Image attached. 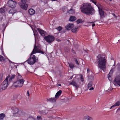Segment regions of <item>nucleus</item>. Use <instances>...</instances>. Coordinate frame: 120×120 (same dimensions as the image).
I'll list each match as a JSON object with an SVG mask.
<instances>
[{"instance_id": "1", "label": "nucleus", "mask_w": 120, "mask_h": 120, "mask_svg": "<svg viewBox=\"0 0 120 120\" xmlns=\"http://www.w3.org/2000/svg\"><path fill=\"white\" fill-rule=\"evenodd\" d=\"M80 9L82 12L87 15H92L95 12L90 4L88 3H83L80 7Z\"/></svg>"}, {"instance_id": "2", "label": "nucleus", "mask_w": 120, "mask_h": 120, "mask_svg": "<svg viewBox=\"0 0 120 120\" xmlns=\"http://www.w3.org/2000/svg\"><path fill=\"white\" fill-rule=\"evenodd\" d=\"M36 53H40L42 54L44 53L42 51L40 50L39 47L36 46L35 44L34 49L31 54L30 56L26 61L28 64L30 65H33L37 61V60L35 56L33 55V54H35Z\"/></svg>"}, {"instance_id": "3", "label": "nucleus", "mask_w": 120, "mask_h": 120, "mask_svg": "<svg viewBox=\"0 0 120 120\" xmlns=\"http://www.w3.org/2000/svg\"><path fill=\"white\" fill-rule=\"evenodd\" d=\"M17 80L14 82L13 85V86L15 88L22 87L25 81L19 73H17Z\"/></svg>"}, {"instance_id": "4", "label": "nucleus", "mask_w": 120, "mask_h": 120, "mask_svg": "<svg viewBox=\"0 0 120 120\" xmlns=\"http://www.w3.org/2000/svg\"><path fill=\"white\" fill-rule=\"evenodd\" d=\"M106 61V59L103 57H101L98 59V68L101 70L104 71L105 69Z\"/></svg>"}, {"instance_id": "5", "label": "nucleus", "mask_w": 120, "mask_h": 120, "mask_svg": "<svg viewBox=\"0 0 120 120\" xmlns=\"http://www.w3.org/2000/svg\"><path fill=\"white\" fill-rule=\"evenodd\" d=\"M92 2L94 4L98 7L99 11V14L101 19H103L104 17V12L102 10L101 5L97 4L96 2L93 0H91Z\"/></svg>"}, {"instance_id": "6", "label": "nucleus", "mask_w": 120, "mask_h": 120, "mask_svg": "<svg viewBox=\"0 0 120 120\" xmlns=\"http://www.w3.org/2000/svg\"><path fill=\"white\" fill-rule=\"evenodd\" d=\"M7 78H6L1 85L0 87L2 90L6 89L9 84V82L7 80Z\"/></svg>"}, {"instance_id": "7", "label": "nucleus", "mask_w": 120, "mask_h": 120, "mask_svg": "<svg viewBox=\"0 0 120 120\" xmlns=\"http://www.w3.org/2000/svg\"><path fill=\"white\" fill-rule=\"evenodd\" d=\"M44 39L47 42L51 43L54 40V38L52 35H49L44 37Z\"/></svg>"}, {"instance_id": "8", "label": "nucleus", "mask_w": 120, "mask_h": 120, "mask_svg": "<svg viewBox=\"0 0 120 120\" xmlns=\"http://www.w3.org/2000/svg\"><path fill=\"white\" fill-rule=\"evenodd\" d=\"M8 3V6L12 8H14L16 6V2L12 0H9Z\"/></svg>"}, {"instance_id": "9", "label": "nucleus", "mask_w": 120, "mask_h": 120, "mask_svg": "<svg viewBox=\"0 0 120 120\" xmlns=\"http://www.w3.org/2000/svg\"><path fill=\"white\" fill-rule=\"evenodd\" d=\"M113 83L114 85H116V84H117L120 86V77H116Z\"/></svg>"}, {"instance_id": "10", "label": "nucleus", "mask_w": 120, "mask_h": 120, "mask_svg": "<svg viewBox=\"0 0 120 120\" xmlns=\"http://www.w3.org/2000/svg\"><path fill=\"white\" fill-rule=\"evenodd\" d=\"M74 27V25L71 23H69L65 27V28L67 30H70Z\"/></svg>"}, {"instance_id": "11", "label": "nucleus", "mask_w": 120, "mask_h": 120, "mask_svg": "<svg viewBox=\"0 0 120 120\" xmlns=\"http://www.w3.org/2000/svg\"><path fill=\"white\" fill-rule=\"evenodd\" d=\"M15 75L14 74L11 75H9L6 78H7V80L10 82L12 81V79L15 77Z\"/></svg>"}, {"instance_id": "12", "label": "nucleus", "mask_w": 120, "mask_h": 120, "mask_svg": "<svg viewBox=\"0 0 120 120\" xmlns=\"http://www.w3.org/2000/svg\"><path fill=\"white\" fill-rule=\"evenodd\" d=\"M28 6L27 4L25 3L21 4L20 5V6L21 8L25 10H27Z\"/></svg>"}, {"instance_id": "13", "label": "nucleus", "mask_w": 120, "mask_h": 120, "mask_svg": "<svg viewBox=\"0 0 120 120\" xmlns=\"http://www.w3.org/2000/svg\"><path fill=\"white\" fill-rule=\"evenodd\" d=\"M37 29L42 36H44L46 34L45 32L39 28H37Z\"/></svg>"}, {"instance_id": "14", "label": "nucleus", "mask_w": 120, "mask_h": 120, "mask_svg": "<svg viewBox=\"0 0 120 120\" xmlns=\"http://www.w3.org/2000/svg\"><path fill=\"white\" fill-rule=\"evenodd\" d=\"M70 85H72L75 87L76 88H77L79 87V86L77 85L76 82L74 81V80L70 83Z\"/></svg>"}, {"instance_id": "15", "label": "nucleus", "mask_w": 120, "mask_h": 120, "mask_svg": "<svg viewBox=\"0 0 120 120\" xmlns=\"http://www.w3.org/2000/svg\"><path fill=\"white\" fill-rule=\"evenodd\" d=\"M92 82H90L88 84V88H90L89 90H92L94 89V88L93 87H92Z\"/></svg>"}, {"instance_id": "16", "label": "nucleus", "mask_w": 120, "mask_h": 120, "mask_svg": "<svg viewBox=\"0 0 120 120\" xmlns=\"http://www.w3.org/2000/svg\"><path fill=\"white\" fill-rule=\"evenodd\" d=\"M92 118L88 116H84L83 118V120H92Z\"/></svg>"}, {"instance_id": "17", "label": "nucleus", "mask_w": 120, "mask_h": 120, "mask_svg": "<svg viewBox=\"0 0 120 120\" xmlns=\"http://www.w3.org/2000/svg\"><path fill=\"white\" fill-rule=\"evenodd\" d=\"M62 92V91L60 90L59 91L57 92L55 95V98H58L59 96L61 94Z\"/></svg>"}, {"instance_id": "18", "label": "nucleus", "mask_w": 120, "mask_h": 120, "mask_svg": "<svg viewBox=\"0 0 120 120\" xmlns=\"http://www.w3.org/2000/svg\"><path fill=\"white\" fill-rule=\"evenodd\" d=\"M28 12L30 15H33L35 13L34 11L32 9H30L29 10Z\"/></svg>"}, {"instance_id": "19", "label": "nucleus", "mask_w": 120, "mask_h": 120, "mask_svg": "<svg viewBox=\"0 0 120 120\" xmlns=\"http://www.w3.org/2000/svg\"><path fill=\"white\" fill-rule=\"evenodd\" d=\"M16 11V10L15 9H12L10 10L9 13L13 15L15 13Z\"/></svg>"}, {"instance_id": "20", "label": "nucleus", "mask_w": 120, "mask_h": 120, "mask_svg": "<svg viewBox=\"0 0 120 120\" xmlns=\"http://www.w3.org/2000/svg\"><path fill=\"white\" fill-rule=\"evenodd\" d=\"M68 12L70 14H73L75 13V11L73 9H71L70 10L68 11Z\"/></svg>"}, {"instance_id": "21", "label": "nucleus", "mask_w": 120, "mask_h": 120, "mask_svg": "<svg viewBox=\"0 0 120 120\" xmlns=\"http://www.w3.org/2000/svg\"><path fill=\"white\" fill-rule=\"evenodd\" d=\"M78 30V28H74L71 30V31L74 33H76Z\"/></svg>"}, {"instance_id": "22", "label": "nucleus", "mask_w": 120, "mask_h": 120, "mask_svg": "<svg viewBox=\"0 0 120 120\" xmlns=\"http://www.w3.org/2000/svg\"><path fill=\"white\" fill-rule=\"evenodd\" d=\"M76 19V18L74 16H71L70 17L69 20L71 21H73Z\"/></svg>"}, {"instance_id": "23", "label": "nucleus", "mask_w": 120, "mask_h": 120, "mask_svg": "<svg viewBox=\"0 0 120 120\" xmlns=\"http://www.w3.org/2000/svg\"><path fill=\"white\" fill-rule=\"evenodd\" d=\"M20 112L19 111V109L18 108H16L15 109L14 111V114L19 113Z\"/></svg>"}, {"instance_id": "24", "label": "nucleus", "mask_w": 120, "mask_h": 120, "mask_svg": "<svg viewBox=\"0 0 120 120\" xmlns=\"http://www.w3.org/2000/svg\"><path fill=\"white\" fill-rule=\"evenodd\" d=\"M5 115L4 114L1 113L0 114V120H2L5 117Z\"/></svg>"}, {"instance_id": "25", "label": "nucleus", "mask_w": 120, "mask_h": 120, "mask_svg": "<svg viewBox=\"0 0 120 120\" xmlns=\"http://www.w3.org/2000/svg\"><path fill=\"white\" fill-rule=\"evenodd\" d=\"M48 100L51 102H55L56 100L54 98H51L48 99Z\"/></svg>"}, {"instance_id": "26", "label": "nucleus", "mask_w": 120, "mask_h": 120, "mask_svg": "<svg viewBox=\"0 0 120 120\" xmlns=\"http://www.w3.org/2000/svg\"><path fill=\"white\" fill-rule=\"evenodd\" d=\"M69 67L71 69H73L75 67L74 64L72 63H69Z\"/></svg>"}, {"instance_id": "27", "label": "nucleus", "mask_w": 120, "mask_h": 120, "mask_svg": "<svg viewBox=\"0 0 120 120\" xmlns=\"http://www.w3.org/2000/svg\"><path fill=\"white\" fill-rule=\"evenodd\" d=\"M5 10V8H0V12L3 13L4 12Z\"/></svg>"}, {"instance_id": "28", "label": "nucleus", "mask_w": 120, "mask_h": 120, "mask_svg": "<svg viewBox=\"0 0 120 120\" xmlns=\"http://www.w3.org/2000/svg\"><path fill=\"white\" fill-rule=\"evenodd\" d=\"M75 62L76 64L77 65H79L80 63V62L79 61V60H78L76 59H75Z\"/></svg>"}, {"instance_id": "29", "label": "nucleus", "mask_w": 120, "mask_h": 120, "mask_svg": "<svg viewBox=\"0 0 120 120\" xmlns=\"http://www.w3.org/2000/svg\"><path fill=\"white\" fill-rule=\"evenodd\" d=\"M62 9L63 11L64 12H65L66 11H68V10L67 8L66 7H64L62 8Z\"/></svg>"}, {"instance_id": "30", "label": "nucleus", "mask_w": 120, "mask_h": 120, "mask_svg": "<svg viewBox=\"0 0 120 120\" xmlns=\"http://www.w3.org/2000/svg\"><path fill=\"white\" fill-rule=\"evenodd\" d=\"M115 104L116 106H119L120 105V101H119L116 102Z\"/></svg>"}, {"instance_id": "31", "label": "nucleus", "mask_w": 120, "mask_h": 120, "mask_svg": "<svg viewBox=\"0 0 120 120\" xmlns=\"http://www.w3.org/2000/svg\"><path fill=\"white\" fill-rule=\"evenodd\" d=\"M3 75L1 74H0V82L2 80L3 78Z\"/></svg>"}, {"instance_id": "32", "label": "nucleus", "mask_w": 120, "mask_h": 120, "mask_svg": "<svg viewBox=\"0 0 120 120\" xmlns=\"http://www.w3.org/2000/svg\"><path fill=\"white\" fill-rule=\"evenodd\" d=\"M82 21V19H78L76 21V22L77 23H79L81 22Z\"/></svg>"}, {"instance_id": "33", "label": "nucleus", "mask_w": 120, "mask_h": 120, "mask_svg": "<svg viewBox=\"0 0 120 120\" xmlns=\"http://www.w3.org/2000/svg\"><path fill=\"white\" fill-rule=\"evenodd\" d=\"M62 29V27L60 26L58 27L57 28V30L59 31L61 30Z\"/></svg>"}, {"instance_id": "34", "label": "nucleus", "mask_w": 120, "mask_h": 120, "mask_svg": "<svg viewBox=\"0 0 120 120\" xmlns=\"http://www.w3.org/2000/svg\"><path fill=\"white\" fill-rule=\"evenodd\" d=\"M80 77L81 79V80L82 82H83L84 81V79L83 78V76L82 75H80Z\"/></svg>"}, {"instance_id": "35", "label": "nucleus", "mask_w": 120, "mask_h": 120, "mask_svg": "<svg viewBox=\"0 0 120 120\" xmlns=\"http://www.w3.org/2000/svg\"><path fill=\"white\" fill-rule=\"evenodd\" d=\"M0 60L1 61H2L4 60V59L3 57L1 55H0Z\"/></svg>"}, {"instance_id": "36", "label": "nucleus", "mask_w": 120, "mask_h": 120, "mask_svg": "<svg viewBox=\"0 0 120 120\" xmlns=\"http://www.w3.org/2000/svg\"><path fill=\"white\" fill-rule=\"evenodd\" d=\"M37 118L38 120H42V118L40 116H38Z\"/></svg>"}, {"instance_id": "37", "label": "nucleus", "mask_w": 120, "mask_h": 120, "mask_svg": "<svg viewBox=\"0 0 120 120\" xmlns=\"http://www.w3.org/2000/svg\"><path fill=\"white\" fill-rule=\"evenodd\" d=\"M116 106H116V105L115 104L114 105H113L112 106H111V107L110 108V109H111L113 107H115Z\"/></svg>"}, {"instance_id": "38", "label": "nucleus", "mask_w": 120, "mask_h": 120, "mask_svg": "<svg viewBox=\"0 0 120 120\" xmlns=\"http://www.w3.org/2000/svg\"><path fill=\"white\" fill-rule=\"evenodd\" d=\"M21 2L22 3H25L26 1V0H21Z\"/></svg>"}, {"instance_id": "39", "label": "nucleus", "mask_w": 120, "mask_h": 120, "mask_svg": "<svg viewBox=\"0 0 120 120\" xmlns=\"http://www.w3.org/2000/svg\"><path fill=\"white\" fill-rule=\"evenodd\" d=\"M27 95L28 97L29 96L30 94H29V91L28 90L27 91Z\"/></svg>"}, {"instance_id": "40", "label": "nucleus", "mask_w": 120, "mask_h": 120, "mask_svg": "<svg viewBox=\"0 0 120 120\" xmlns=\"http://www.w3.org/2000/svg\"><path fill=\"white\" fill-rule=\"evenodd\" d=\"M87 72H89V71H90V70H89V69L88 68H87Z\"/></svg>"}, {"instance_id": "41", "label": "nucleus", "mask_w": 120, "mask_h": 120, "mask_svg": "<svg viewBox=\"0 0 120 120\" xmlns=\"http://www.w3.org/2000/svg\"><path fill=\"white\" fill-rule=\"evenodd\" d=\"M56 40L57 41L59 42L61 41L59 39H56Z\"/></svg>"}, {"instance_id": "42", "label": "nucleus", "mask_w": 120, "mask_h": 120, "mask_svg": "<svg viewBox=\"0 0 120 120\" xmlns=\"http://www.w3.org/2000/svg\"><path fill=\"white\" fill-rule=\"evenodd\" d=\"M57 86H61V85L60 84H57Z\"/></svg>"}, {"instance_id": "43", "label": "nucleus", "mask_w": 120, "mask_h": 120, "mask_svg": "<svg viewBox=\"0 0 120 120\" xmlns=\"http://www.w3.org/2000/svg\"><path fill=\"white\" fill-rule=\"evenodd\" d=\"M112 90V89H111V87H110V88H109V89L108 90V91H110V90Z\"/></svg>"}, {"instance_id": "44", "label": "nucleus", "mask_w": 120, "mask_h": 120, "mask_svg": "<svg viewBox=\"0 0 120 120\" xmlns=\"http://www.w3.org/2000/svg\"><path fill=\"white\" fill-rule=\"evenodd\" d=\"M120 110V108H118V109L117 110L116 112H117L119 111V110Z\"/></svg>"}, {"instance_id": "45", "label": "nucleus", "mask_w": 120, "mask_h": 120, "mask_svg": "<svg viewBox=\"0 0 120 120\" xmlns=\"http://www.w3.org/2000/svg\"><path fill=\"white\" fill-rule=\"evenodd\" d=\"M95 25V24L93 23L92 25V27H94V26Z\"/></svg>"}, {"instance_id": "46", "label": "nucleus", "mask_w": 120, "mask_h": 120, "mask_svg": "<svg viewBox=\"0 0 120 120\" xmlns=\"http://www.w3.org/2000/svg\"><path fill=\"white\" fill-rule=\"evenodd\" d=\"M111 76H109H109H108V79H109V80H110V78H111Z\"/></svg>"}, {"instance_id": "47", "label": "nucleus", "mask_w": 120, "mask_h": 120, "mask_svg": "<svg viewBox=\"0 0 120 120\" xmlns=\"http://www.w3.org/2000/svg\"><path fill=\"white\" fill-rule=\"evenodd\" d=\"M88 23H90V24H93V22H88Z\"/></svg>"}, {"instance_id": "48", "label": "nucleus", "mask_w": 120, "mask_h": 120, "mask_svg": "<svg viewBox=\"0 0 120 120\" xmlns=\"http://www.w3.org/2000/svg\"><path fill=\"white\" fill-rule=\"evenodd\" d=\"M65 51H67V52L68 51H69V50L68 49V50H66L65 49Z\"/></svg>"}, {"instance_id": "49", "label": "nucleus", "mask_w": 120, "mask_h": 120, "mask_svg": "<svg viewBox=\"0 0 120 120\" xmlns=\"http://www.w3.org/2000/svg\"><path fill=\"white\" fill-rule=\"evenodd\" d=\"M73 76H71L70 77V78L71 79L72 78Z\"/></svg>"}, {"instance_id": "50", "label": "nucleus", "mask_w": 120, "mask_h": 120, "mask_svg": "<svg viewBox=\"0 0 120 120\" xmlns=\"http://www.w3.org/2000/svg\"><path fill=\"white\" fill-rule=\"evenodd\" d=\"M33 32H34V36L35 37V34H34V31H33Z\"/></svg>"}, {"instance_id": "51", "label": "nucleus", "mask_w": 120, "mask_h": 120, "mask_svg": "<svg viewBox=\"0 0 120 120\" xmlns=\"http://www.w3.org/2000/svg\"><path fill=\"white\" fill-rule=\"evenodd\" d=\"M52 1H56V0H51Z\"/></svg>"}, {"instance_id": "52", "label": "nucleus", "mask_w": 120, "mask_h": 120, "mask_svg": "<svg viewBox=\"0 0 120 120\" xmlns=\"http://www.w3.org/2000/svg\"><path fill=\"white\" fill-rule=\"evenodd\" d=\"M113 15H114V16H115V15L114 14H113Z\"/></svg>"}, {"instance_id": "53", "label": "nucleus", "mask_w": 120, "mask_h": 120, "mask_svg": "<svg viewBox=\"0 0 120 120\" xmlns=\"http://www.w3.org/2000/svg\"><path fill=\"white\" fill-rule=\"evenodd\" d=\"M109 1H112V0H109Z\"/></svg>"}, {"instance_id": "54", "label": "nucleus", "mask_w": 120, "mask_h": 120, "mask_svg": "<svg viewBox=\"0 0 120 120\" xmlns=\"http://www.w3.org/2000/svg\"><path fill=\"white\" fill-rule=\"evenodd\" d=\"M99 57V56H98V57Z\"/></svg>"}, {"instance_id": "55", "label": "nucleus", "mask_w": 120, "mask_h": 120, "mask_svg": "<svg viewBox=\"0 0 120 120\" xmlns=\"http://www.w3.org/2000/svg\"><path fill=\"white\" fill-rule=\"evenodd\" d=\"M42 113H43V112H42Z\"/></svg>"}]
</instances>
